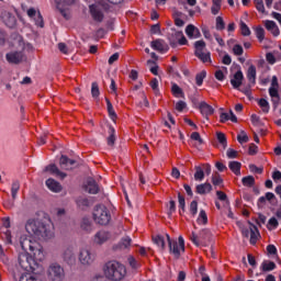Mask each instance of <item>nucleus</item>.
<instances>
[{"label":"nucleus","instance_id":"4be33fe9","mask_svg":"<svg viewBox=\"0 0 281 281\" xmlns=\"http://www.w3.org/2000/svg\"><path fill=\"white\" fill-rule=\"evenodd\" d=\"M238 122V117H236V115L234 114V111L229 110V112H223L220 115V122H222V124H225V122Z\"/></svg>","mask_w":281,"mask_h":281},{"label":"nucleus","instance_id":"2eb2a0df","mask_svg":"<svg viewBox=\"0 0 281 281\" xmlns=\"http://www.w3.org/2000/svg\"><path fill=\"white\" fill-rule=\"evenodd\" d=\"M1 19L7 27H14V25H16V18L9 11H3Z\"/></svg>","mask_w":281,"mask_h":281},{"label":"nucleus","instance_id":"4d7b16f0","mask_svg":"<svg viewBox=\"0 0 281 281\" xmlns=\"http://www.w3.org/2000/svg\"><path fill=\"white\" fill-rule=\"evenodd\" d=\"M91 95H92V98H99L100 97V88L98 87L97 82H92Z\"/></svg>","mask_w":281,"mask_h":281},{"label":"nucleus","instance_id":"e2e57ef3","mask_svg":"<svg viewBox=\"0 0 281 281\" xmlns=\"http://www.w3.org/2000/svg\"><path fill=\"white\" fill-rule=\"evenodd\" d=\"M278 218L271 217L268 222V229H276L278 227Z\"/></svg>","mask_w":281,"mask_h":281},{"label":"nucleus","instance_id":"473e14b6","mask_svg":"<svg viewBox=\"0 0 281 281\" xmlns=\"http://www.w3.org/2000/svg\"><path fill=\"white\" fill-rule=\"evenodd\" d=\"M223 0H212L211 12L216 16L221 12Z\"/></svg>","mask_w":281,"mask_h":281},{"label":"nucleus","instance_id":"052dcab7","mask_svg":"<svg viewBox=\"0 0 281 281\" xmlns=\"http://www.w3.org/2000/svg\"><path fill=\"white\" fill-rule=\"evenodd\" d=\"M178 203L180 210H182V212H186V198L181 195V193H178Z\"/></svg>","mask_w":281,"mask_h":281},{"label":"nucleus","instance_id":"0eeeda50","mask_svg":"<svg viewBox=\"0 0 281 281\" xmlns=\"http://www.w3.org/2000/svg\"><path fill=\"white\" fill-rule=\"evenodd\" d=\"M47 277L52 281L65 280V269L58 263H52L47 269Z\"/></svg>","mask_w":281,"mask_h":281},{"label":"nucleus","instance_id":"9d476101","mask_svg":"<svg viewBox=\"0 0 281 281\" xmlns=\"http://www.w3.org/2000/svg\"><path fill=\"white\" fill-rule=\"evenodd\" d=\"M210 238V229H202L199 235L194 234V232L191 234L190 240L199 247L203 240H207Z\"/></svg>","mask_w":281,"mask_h":281},{"label":"nucleus","instance_id":"f3484780","mask_svg":"<svg viewBox=\"0 0 281 281\" xmlns=\"http://www.w3.org/2000/svg\"><path fill=\"white\" fill-rule=\"evenodd\" d=\"M263 25L268 32H271L272 36H280V27H278L274 21L266 20Z\"/></svg>","mask_w":281,"mask_h":281},{"label":"nucleus","instance_id":"13d9d810","mask_svg":"<svg viewBox=\"0 0 281 281\" xmlns=\"http://www.w3.org/2000/svg\"><path fill=\"white\" fill-rule=\"evenodd\" d=\"M78 207H89V200H87L86 198H78L76 201Z\"/></svg>","mask_w":281,"mask_h":281},{"label":"nucleus","instance_id":"9b49d317","mask_svg":"<svg viewBox=\"0 0 281 281\" xmlns=\"http://www.w3.org/2000/svg\"><path fill=\"white\" fill-rule=\"evenodd\" d=\"M89 10L93 21H97V23H102V21H104V13H102V9H100V5L91 4L89 7Z\"/></svg>","mask_w":281,"mask_h":281},{"label":"nucleus","instance_id":"864d4df0","mask_svg":"<svg viewBox=\"0 0 281 281\" xmlns=\"http://www.w3.org/2000/svg\"><path fill=\"white\" fill-rule=\"evenodd\" d=\"M262 269L265 271H273V269H276V262H273V261H263L262 262Z\"/></svg>","mask_w":281,"mask_h":281},{"label":"nucleus","instance_id":"49530a36","mask_svg":"<svg viewBox=\"0 0 281 281\" xmlns=\"http://www.w3.org/2000/svg\"><path fill=\"white\" fill-rule=\"evenodd\" d=\"M215 27L218 32H223V30H225V21L223 20V16H217L215 19Z\"/></svg>","mask_w":281,"mask_h":281},{"label":"nucleus","instance_id":"37998d69","mask_svg":"<svg viewBox=\"0 0 281 281\" xmlns=\"http://www.w3.org/2000/svg\"><path fill=\"white\" fill-rule=\"evenodd\" d=\"M19 190H21V183L19 181H13L11 187V196L12 199H16V194H19Z\"/></svg>","mask_w":281,"mask_h":281},{"label":"nucleus","instance_id":"bb28decb","mask_svg":"<svg viewBox=\"0 0 281 281\" xmlns=\"http://www.w3.org/2000/svg\"><path fill=\"white\" fill-rule=\"evenodd\" d=\"M64 260L71 265L76 262V254L74 252V247H68L64 251Z\"/></svg>","mask_w":281,"mask_h":281},{"label":"nucleus","instance_id":"39448f33","mask_svg":"<svg viewBox=\"0 0 281 281\" xmlns=\"http://www.w3.org/2000/svg\"><path fill=\"white\" fill-rule=\"evenodd\" d=\"M169 245V254H171L175 258H181V254L186 251V240H183V236L178 237V241L175 239H170V235H166Z\"/></svg>","mask_w":281,"mask_h":281},{"label":"nucleus","instance_id":"412c9836","mask_svg":"<svg viewBox=\"0 0 281 281\" xmlns=\"http://www.w3.org/2000/svg\"><path fill=\"white\" fill-rule=\"evenodd\" d=\"M186 34L189 38H201V31L193 24H189L186 27Z\"/></svg>","mask_w":281,"mask_h":281},{"label":"nucleus","instance_id":"6ab92c4d","mask_svg":"<svg viewBox=\"0 0 281 281\" xmlns=\"http://www.w3.org/2000/svg\"><path fill=\"white\" fill-rule=\"evenodd\" d=\"M199 109L204 117H210V115H214V108H212V105L207 104V102L205 101L200 102Z\"/></svg>","mask_w":281,"mask_h":281},{"label":"nucleus","instance_id":"3c124183","mask_svg":"<svg viewBox=\"0 0 281 281\" xmlns=\"http://www.w3.org/2000/svg\"><path fill=\"white\" fill-rule=\"evenodd\" d=\"M149 86L151 87L154 93L159 95V80H157V78L151 79Z\"/></svg>","mask_w":281,"mask_h":281},{"label":"nucleus","instance_id":"680f3d73","mask_svg":"<svg viewBox=\"0 0 281 281\" xmlns=\"http://www.w3.org/2000/svg\"><path fill=\"white\" fill-rule=\"evenodd\" d=\"M237 142H239V144H247V142H249V136H247V134L243 132L237 136Z\"/></svg>","mask_w":281,"mask_h":281},{"label":"nucleus","instance_id":"cd10ccee","mask_svg":"<svg viewBox=\"0 0 281 281\" xmlns=\"http://www.w3.org/2000/svg\"><path fill=\"white\" fill-rule=\"evenodd\" d=\"M260 238V232L256 225H250V245H256Z\"/></svg>","mask_w":281,"mask_h":281},{"label":"nucleus","instance_id":"7ed1b4c3","mask_svg":"<svg viewBox=\"0 0 281 281\" xmlns=\"http://www.w3.org/2000/svg\"><path fill=\"white\" fill-rule=\"evenodd\" d=\"M25 229L30 236L35 238H50L52 236V231L47 229V226L36 220H29Z\"/></svg>","mask_w":281,"mask_h":281},{"label":"nucleus","instance_id":"a19ab883","mask_svg":"<svg viewBox=\"0 0 281 281\" xmlns=\"http://www.w3.org/2000/svg\"><path fill=\"white\" fill-rule=\"evenodd\" d=\"M131 243H132L131 237H123L119 243L117 247L119 249H128V247H131Z\"/></svg>","mask_w":281,"mask_h":281},{"label":"nucleus","instance_id":"ea45409f","mask_svg":"<svg viewBox=\"0 0 281 281\" xmlns=\"http://www.w3.org/2000/svg\"><path fill=\"white\" fill-rule=\"evenodd\" d=\"M216 136H217V140L221 144L223 150H225V148H227V137L225 136V134L223 132H217Z\"/></svg>","mask_w":281,"mask_h":281},{"label":"nucleus","instance_id":"f03ea898","mask_svg":"<svg viewBox=\"0 0 281 281\" xmlns=\"http://www.w3.org/2000/svg\"><path fill=\"white\" fill-rule=\"evenodd\" d=\"M103 273L105 278L111 281H122L126 278V266L119 261L111 260L103 266Z\"/></svg>","mask_w":281,"mask_h":281},{"label":"nucleus","instance_id":"58836bf2","mask_svg":"<svg viewBox=\"0 0 281 281\" xmlns=\"http://www.w3.org/2000/svg\"><path fill=\"white\" fill-rule=\"evenodd\" d=\"M258 105L260 106L262 113L267 114L269 113L271 106L269 105V101H267L266 99H260L258 101Z\"/></svg>","mask_w":281,"mask_h":281},{"label":"nucleus","instance_id":"5fc2aeb1","mask_svg":"<svg viewBox=\"0 0 281 281\" xmlns=\"http://www.w3.org/2000/svg\"><path fill=\"white\" fill-rule=\"evenodd\" d=\"M205 76H207L205 71H201L195 76V82L198 87H201V85H203V80H205Z\"/></svg>","mask_w":281,"mask_h":281},{"label":"nucleus","instance_id":"20e7f679","mask_svg":"<svg viewBox=\"0 0 281 281\" xmlns=\"http://www.w3.org/2000/svg\"><path fill=\"white\" fill-rule=\"evenodd\" d=\"M92 216L98 225H109L111 223V211L103 204L94 206Z\"/></svg>","mask_w":281,"mask_h":281},{"label":"nucleus","instance_id":"e433bc0d","mask_svg":"<svg viewBox=\"0 0 281 281\" xmlns=\"http://www.w3.org/2000/svg\"><path fill=\"white\" fill-rule=\"evenodd\" d=\"M202 63H212V54L210 52L200 53L195 55Z\"/></svg>","mask_w":281,"mask_h":281},{"label":"nucleus","instance_id":"f8f14e48","mask_svg":"<svg viewBox=\"0 0 281 281\" xmlns=\"http://www.w3.org/2000/svg\"><path fill=\"white\" fill-rule=\"evenodd\" d=\"M5 59L11 64V65H19V63H22L23 60V53L22 52H10L5 55Z\"/></svg>","mask_w":281,"mask_h":281},{"label":"nucleus","instance_id":"1a4fd4ad","mask_svg":"<svg viewBox=\"0 0 281 281\" xmlns=\"http://www.w3.org/2000/svg\"><path fill=\"white\" fill-rule=\"evenodd\" d=\"M95 260V255L91 252V250L83 248L79 252V262L83 265V267H89L93 265Z\"/></svg>","mask_w":281,"mask_h":281},{"label":"nucleus","instance_id":"ddd939ff","mask_svg":"<svg viewBox=\"0 0 281 281\" xmlns=\"http://www.w3.org/2000/svg\"><path fill=\"white\" fill-rule=\"evenodd\" d=\"M150 47L154 48L156 52H160L161 54H166L170 49L166 41L164 40H156L150 43Z\"/></svg>","mask_w":281,"mask_h":281},{"label":"nucleus","instance_id":"5701e85b","mask_svg":"<svg viewBox=\"0 0 281 281\" xmlns=\"http://www.w3.org/2000/svg\"><path fill=\"white\" fill-rule=\"evenodd\" d=\"M279 89L280 88H269V95L274 109H278V104H280V92L278 91Z\"/></svg>","mask_w":281,"mask_h":281},{"label":"nucleus","instance_id":"6e6552de","mask_svg":"<svg viewBox=\"0 0 281 281\" xmlns=\"http://www.w3.org/2000/svg\"><path fill=\"white\" fill-rule=\"evenodd\" d=\"M168 41L171 47H177L178 45H188V38H186V35H183V32L177 30H171V32L168 33Z\"/></svg>","mask_w":281,"mask_h":281},{"label":"nucleus","instance_id":"4c0bfd02","mask_svg":"<svg viewBox=\"0 0 281 281\" xmlns=\"http://www.w3.org/2000/svg\"><path fill=\"white\" fill-rule=\"evenodd\" d=\"M1 238L5 243V245H12V233L10 229H5L1 233Z\"/></svg>","mask_w":281,"mask_h":281},{"label":"nucleus","instance_id":"dca6fc26","mask_svg":"<svg viewBox=\"0 0 281 281\" xmlns=\"http://www.w3.org/2000/svg\"><path fill=\"white\" fill-rule=\"evenodd\" d=\"M111 238V233L106 232V231H99L95 235H94V243L95 245H104V243H106V240H109Z\"/></svg>","mask_w":281,"mask_h":281},{"label":"nucleus","instance_id":"c756f323","mask_svg":"<svg viewBox=\"0 0 281 281\" xmlns=\"http://www.w3.org/2000/svg\"><path fill=\"white\" fill-rule=\"evenodd\" d=\"M205 41L200 40L194 43V55L199 56L200 54H203L205 52Z\"/></svg>","mask_w":281,"mask_h":281},{"label":"nucleus","instance_id":"b1692460","mask_svg":"<svg viewBox=\"0 0 281 281\" xmlns=\"http://www.w3.org/2000/svg\"><path fill=\"white\" fill-rule=\"evenodd\" d=\"M86 191L89 192V194H98V192H100V187H98L95 180L90 178L87 181Z\"/></svg>","mask_w":281,"mask_h":281},{"label":"nucleus","instance_id":"bf43d9fd","mask_svg":"<svg viewBox=\"0 0 281 281\" xmlns=\"http://www.w3.org/2000/svg\"><path fill=\"white\" fill-rule=\"evenodd\" d=\"M244 52H245V50L243 49V46H241L240 44L234 45V47H233V54H234L235 56H243Z\"/></svg>","mask_w":281,"mask_h":281},{"label":"nucleus","instance_id":"a878e982","mask_svg":"<svg viewBox=\"0 0 281 281\" xmlns=\"http://www.w3.org/2000/svg\"><path fill=\"white\" fill-rule=\"evenodd\" d=\"M212 184L210 182H205L202 184H198L195 187L196 194H210L212 192Z\"/></svg>","mask_w":281,"mask_h":281},{"label":"nucleus","instance_id":"aec40b11","mask_svg":"<svg viewBox=\"0 0 281 281\" xmlns=\"http://www.w3.org/2000/svg\"><path fill=\"white\" fill-rule=\"evenodd\" d=\"M245 76L243 75L241 70H238L235 72L234 78L231 79V85L234 89H240V86L243 85Z\"/></svg>","mask_w":281,"mask_h":281},{"label":"nucleus","instance_id":"2f4dec72","mask_svg":"<svg viewBox=\"0 0 281 281\" xmlns=\"http://www.w3.org/2000/svg\"><path fill=\"white\" fill-rule=\"evenodd\" d=\"M241 166L243 165L239 161H231L228 164L229 170H232V172H234V175H236L237 177H239V175H240Z\"/></svg>","mask_w":281,"mask_h":281},{"label":"nucleus","instance_id":"338daca9","mask_svg":"<svg viewBox=\"0 0 281 281\" xmlns=\"http://www.w3.org/2000/svg\"><path fill=\"white\" fill-rule=\"evenodd\" d=\"M266 60L269 65H276V56L272 53L266 54Z\"/></svg>","mask_w":281,"mask_h":281},{"label":"nucleus","instance_id":"69168bd1","mask_svg":"<svg viewBox=\"0 0 281 281\" xmlns=\"http://www.w3.org/2000/svg\"><path fill=\"white\" fill-rule=\"evenodd\" d=\"M256 9L258 10V12H261L262 14H265V2H262V0H257Z\"/></svg>","mask_w":281,"mask_h":281},{"label":"nucleus","instance_id":"a211bd4d","mask_svg":"<svg viewBox=\"0 0 281 281\" xmlns=\"http://www.w3.org/2000/svg\"><path fill=\"white\" fill-rule=\"evenodd\" d=\"M46 187L48 188V190H50V192H63V186L60 184V182L56 181L55 179H47L46 180Z\"/></svg>","mask_w":281,"mask_h":281},{"label":"nucleus","instance_id":"4468645a","mask_svg":"<svg viewBox=\"0 0 281 281\" xmlns=\"http://www.w3.org/2000/svg\"><path fill=\"white\" fill-rule=\"evenodd\" d=\"M76 165V160L69 159V157L63 155L59 159V166L61 170H74V166Z\"/></svg>","mask_w":281,"mask_h":281},{"label":"nucleus","instance_id":"c9c22d12","mask_svg":"<svg viewBox=\"0 0 281 281\" xmlns=\"http://www.w3.org/2000/svg\"><path fill=\"white\" fill-rule=\"evenodd\" d=\"M196 223L198 225H207V213H205V210L200 211Z\"/></svg>","mask_w":281,"mask_h":281},{"label":"nucleus","instance_id":"8fccbe9b","mask_svg":"<svg viewBox=\"0 0 281 281\" xmlns=\"http://www.w3.org/2000/svg\"><path fill=\"white\" fill-rule=\"evenodd\" d=\"M109 137H108V145L113 146L115 144V128H109Z\"/></svg>","mask_w":281,"mask_h":281},{"label":"nucleus","instance_id":"7c9ffc66","mask_svg":"<svg viewBox=\"0 0 281 281\" xmlns=\"http://www.w3.org/2000/svg\"><path fill=\"white\" fill-rule=\"evenodd\" d=\"M247 78L251 86L256 85V66H249L247 70Z\"/></svg>","mask_w":281,"mask_h":281},{"label":"nucleus","instance_id":"c03bdc74","mask_svg":"<svg viewBox=\"0 0 281 281\" xmlns=\"http://www.w3.org/2000/svg\"><path fill=\"white\" fill-rule=\"evenodd\" d=\"M20 281H41L36 274L24 273L20 277Z\"/></svg>","mask_w":281,"mask_h":281},{"label":"nucleus","instance_id":"0e129e2a","mask_svg":"<svg viewBox=\"0 0 281 281\" xmlns=\"http://www.w3.org/2000/svg\"><path fill=\"white\" fill-rule=\"evenodd\" d=\"M226 157H228V159H236L238 157V151L233 148H228L226 151Z\"/></svg>","mask_w":281,"mask_h":281},{"label":"nucleus","instance_id":"f704fd0d","mask_svg":"<svg viewBox=\"0 0 281 281\" xmlns=\"http://www.w3.org/2000/svg\"><path fill=\"white\" fill-rule=\"evenodd\" d=\"M204 179H205V171H203V167L195 166L194 180L195 181H203Z\"/></svg>","mask_w":281,"mask_h":281},{"label":"nucleus","instance_id":"09e8293b","mask_svg":"<svg viewBox=\"0 0 281 281\" xmlns=\"http://www.w3.org/2000/svg\"><path fill=\"white\" fill-rule=\"evenodd\" d=\"M255 32L259 43H262L265 41V29H262V26H257Z\"/></svg>","mask_w":281,"mask_h":281},{"label":"nucleus","instance_id":"393cba45","mask_svg":"<svg viewBox=\"0 0 281 281\" xmlns=\"http://www.w3.org/2000/svg\"><path fill=\"white\" fill-rule=\"evenodd\" d=\"M46 172H50V175H55V177H59V179H65L67 173L60 171L56 165H48L45 168Z\"/></svg>","mask_w":281,"mask_h":281},{"label":"nucleus","instance_id":"72a5a7b5","mask_svg":"<svg viewBox=\"0 0 281 281\" xmlns=\"http://www.w3.org/2000/svg\"><path fill=\"white\" fill-rule=\"evenodd\" d=\"M241 183L246 188H254V186H256V178H254V176L244 177Z\"/></svg>","mask_w":281,"mask_h":281},{"label":"nucleus","instance_id":"f257e3e1","mask_svg":"<svg viewBox=\"0 0 281 281\" xmlns=\"http://www.w3.org/2000/svg\"><path fill=\"white\" fill-rule=\"evenodd\" d=\"M20 245L23 252L19 255L18 262L24 271L34 273L41 267L38 262L45 260V250L38 241L32 240L30 237H21Z\"/></svg>","mask_w":281,"mask_h":281},{"label":"nucleus","instance_id":"603ef678","mask_svg":"<svg viewBox=\"0 0 281 281\" xmlns=\"http://www.w3.org/2000/svg\"><path fill=\"white\" fill-rule=\"evenodd\" d=\"M240 31L243 36H251V30L245 22H240Z\"/></svg>","mask_w":281,"mask_h":281},{"label":"nucleus","instance_id":"a18cd8bd","mask_svg":"<svg viewBox=\"0 0 281 281\" xmlns=\"http://www.w3.org/2000/svg\"><path fill=\"white\" fill-rule=\"evenodd\" d=\"M189 212L191 214V216H196L198 212H199V202H196L195 200H193L190 203V207H189Z\"/></svg>","mask_w":281,"mask_h":281},{"label":"nucleus","instance_id":"de8ad7c7","mask_svg":"<svg viewBox=\"0 0 281 281\" xmlns=\"http://www.w3.org/2000/svg\"><path fill=\"white\" fill-rule=\"evenodd\" d=\"M106 101V106H108V112L109 115L112 120H115L117 117V114H115V110L113 109V104L111 103V101L109 99H105Z\"/></svg>","mask_w":281,"mask_h":281},{"label":"nucleus","instance_id":"c85d7f7f","mask_svg":"<svg viewBox=\"0 0 281 281\" xmlns=\"http://www.w3.org/2000/svg\"><path fill=\"white\" fill-rule=\"evenodd\" d=\"M153 243L157 245L160 251H164V249H166V239L164 238L162 235L153 236Z\"/></svg>","mask_w":281,"mask_h":281},{"label":"nucleus","instance_id":"774afa93","mask_svg":"<svg viewBox=\"0 0 281 281\" xmlns=\"http://www.w3.org/2000/svg\"><path fill=\"white\" fill-rule=\"evenodd\" d=\"M150 33L151 34H161V25H159V24L151 25Z\"/></svg>","mask_w":281,"mask_h":281},{"label":"nucleus","instance_id":"6e6d98bb","mask_svg":"<svg viewBox=\"0 0 281 281\" xmlns=\"http://www.w3.org/2000/svg\"><path fill=\"white\" fill-rule=\"evenodd\" d=\"M212 183L213 186H223V178H221V175L214 173L212 176Z\"/></svg>","mask_w":281,"mask_h":281},{"label":"nucleus","instance_id":"423d86ee","mask_svg":"<svg viewBox=\"0 0 281 281\" xmlns=\"http://www.w3.org/2000/svg\"><path fill=\"white\" fill-rule=\"evenodd\" d=\"M57 10L60 12L64 19H71V5L76 3V0H55Z\"/></svg>","mask_w":281,"mask_h":281},{"label":"nucleus","instance_id":"79ce46f5","mask_svg":"<svg viewBox=\"0 0 281 281\" xmlns=\"http://www.w3.org/2000/svg\"><path fill=\"white\" fill-rule=\"evenodd\" d=\"M171 92H172V95H175V98H181V95H183V90L177 83H172Z\"/></svg>","mask_w":281,"mask_h":281}]
</instances>
